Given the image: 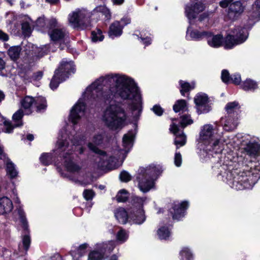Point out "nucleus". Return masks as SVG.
<instances>
[{"instance_id":"1","label":"nucleus","mask_w":260,"mask_h":260,"mask_svg":"<svg viewBox=\"0 0 260 260\" xmlns=\"http://www.w3.org/2000/svg\"><path fill=\"white\" fill-rule=\"evenodd\" d=\"M98 82H92L88 86L85 93L90 95L93 98L104 97L105 102H109L108 106L104 113L103 120L109 128L116 129L122 126L126 119L124 110L115 104V101L111 100L116 94L119 95L123 99H129L133 101L132 108L133 110H142V96L139 89L135 82H112L109 89V94L106 92L101 84Z\"/></svg>"},{"instance_id":"2","label":"nucleus","mask_w":260,"mask_h":260,"mask_svg":"<svg viewBox=\"0 0 260 260\" xmlns=\"http://www.w3.org/2000/svg\"><path fill=\"white\" fill-rule=\"evenodd\" d=\"M200 139L206 145V151L216 154L221 152V140L216 127L211 124L204 125L200 132Z\"/></svg>"},{"instance_id":"3","label":"nucleus","mask_w":260,"mask_h":260,"mask_svg":"<svg viewBox=\"0 0 260 260\" xmlns=\"http://www.w3.org/2000/svg\"><path fill=\"white\" fill-rule=\"evenodd\" d=\"M162 171L159 165L151 164L146 168H141L137 179L139 182L138 186L140 190L144 192H147L154 186V177Z\"/></svg>"},{"instance_id":"4","label":"nucleus","mask_w":260,"mask_h":260,"mask_svg":"<svg viewBox=\"0 0 260 260\" xmlns=\"http://www.w3.org/2000/svg\"><path fill=\"white\" fill-rule=\"evenodd\" d=\"M259 178L260 172L251 166L249 171L244 169L234 178L233 187L237 190L251 188Z\"/></svg>"},{"instance_id":"5","label":"nucleus","mask_w":260,"mask_h":260,"mask_svg":"<svg viewBox=\"0 0 260 260\" xmlns=\"http://www.w3.org/2000/svg\"><path fill=\"white\" fill-rule=\"evenodd\" d=\"M90 150L98 154L99 156L97 160L98 167L102 169H113L116 167L117 158L108 155L105 151L99 149L92 143L88 144Z\"/></svg>"},{"instance_id":"6","label":"nucleus","mask_w":260,"mask_h":260,"mask_svg":"<svg viewBox=\"0 0 260 260\" xmlns=\"http://www.w3.org/2000/svg\"><path fill=\"white\" fill-rule=\"evenodd\" d=\"M248 37V32L246 28L237 26L232 30L230 34L225 38L224 48L231 49L234 46L245 42Z\"/></svg>"},{"instance_id":"7","label":"nucleus","mask_w":260,"mask_h":260,"mask_svg":"<svg viewBox=\"0 0 260 260\" xmlns=\"http://www.w3.org/2000/svg\"><path fill=\"white\" fill-rule=\"evenodd\" d=\"M88 16V11L84 9H77L68 15L70 24L74 28H85Z\"/></svg>"},{"instance_id":"8","label":"nucleus","mask_w":260,"mask_h":260,"mask_svg":"<svg viewBox=\"0 0 260 260\" xmlns=\"http://www.w3.org/2000/svg\"><path fill=\"white\" fill-rule=\"evenodd\" d=\"M21 105L22 107L26 110V114H29L32 112L31 108L34 105L38 112L45 110L47 107V102L43 96H38L34 99L32 96H26L21 101Z\"/></svg>"},{"instance_id":"9","label":"nucleus","mask_w":260,"mask_h":260,"mask_svg":"<svg viewBox=\"0 0 260 260\" xmlns=\"http://www.w3.org/2000/svg\"><path fill=\"white\" fill-rule=\"evenodd\" d=\"M222 8L229 7L228 15L232 20L237 19L244 12V6L240 1L235 0H222L219 3Z\"/></svg>"},{"instance_id":"10","label":"nucleus","mask_w":260,"mask_h":260,"mask_svg":"<svg viewBox=\"0 0 260 260\" xmlns=\"http://www.w3.org/2000/svg\"><path fill=\"white\" fill-rule=\"evenodd\" d=\"M75 70L73 62L62 61L59 69L55 71L53 79L55 81L66 80L69 75L71 73H74Z\"/></svg>"},{"instance_id":"11","label":"nucleus","mask_w":260,"mask_h":260,"mask_svg":"<svg viewBox=\"0 0 260 260\" xmlns=\"http://www.w3.org/2000/svg\"><path fill=\"white\" fill-rule=\"evenodd\" d=\"M194 102L199 114L206 113L211 110V107L208 105V96L204 93L197 94L194 98Z\"/></svg>"},{"instance_id":"12","label":"nucleus","mask_w":260,"mask_h":260,"mask_svg":"<svg viewBox=\"0 0 260 260\" xmlns=\"http://www.w3.org/2000/svg\"><path fill=\"white\" fill-rule=\"evenodd\" d=\"M85 110V103L83 99H79L73 107L70 115V119L74 124H77L80 118L84 114Z\"/></svg>"},{"instance_id":"13","label":"nucleus","mask_w":260,"mask_h":260,"mask_svg":"<svg viewBox=\"0 0 260 260\" xmlns=\"http://www.w3.org/2000/svg\"><path fill=\"white\" fill-rule=\"evenodd\" d=\"M130 21V19L127 18H122L120 21H114L110 26L109 30V36L113 38L121 36L123 27L125 25L129 24Z\"/></svg>"},{"instance_id":"14","label":"nucleus","mask_w":260,"mask_h":260,"mask_svg":"<svg viewBox=\"0 0 260 260\" xmlns=\"http://www.w3.org/2000/svg\"><path fill=\"white\" fill-rule=\"evenodd\" d=\"M23 116V112L22 110L19 109L13 115V119L16 122L13 125L11 122L4 120L3 122L5 127V132L7 133H11L12 132L14 127H18L22 125L23 123L21 119Z\"/></svg>"},{"instance_id":"15","label":"nucleus","mask_w":260,"mask_h":260,"mask_svg":"<svg viewBox=\"0 0 260 260\" xmlns=\"http://www.w3.org/2000/svg\"><path fill=\"white\" fill-rule=\"evenodd\" d=\"M49 36L51 39L54 42H63L62 44H59L60 49H63L65 46H67L66 41L67 40V33L64 30L60 28H56L53 29L49 32Z\"/></svg>"},{"instance_id":"16","label":"nucleus","mask_w":260,"mask_h":260,"mask_svg":"<svg viewBox=\"0 0 260 260\" xmlns=\"http://www.w3.org/2000/svg\"><path fill=\"white\" fill-rule=\"evenodd\" d=\"M190 25L188 27L186 31V38L189 40L199 41L206 37L209 34V32L206 31H200L196 28H193L191 26V22L190 21Z\"/></svg>"},{"instance_id":"17","label":"nucleus","mask_w":260,"mask_h":260,"mask_svg":"<svg viewBox=\"0 0 260 260\" xmlns=\"http://www.w3.org/2000/svg\"><path fill=\"white\" fill-rule=\"evenodd\" d=\"M95 81H134L133 79L124 75L109 74L99 77Z\"/></svg>"},{"instance_id":"18","label":"nucleus","mask_w":260,"mask_h":260,"mask_svg":"<svg viewBox=\"0 0 260 260\" xmlns=\"http://www.w3.org/2000/svg\"><path fill=\"white\" fill-rule=\"evenodd\" d=\"M170 130L176 136V138L174 141V144L176 146L177 149L184 146L186 142V137L183 133L181 134H178L179 127L178 126L173 123L170 126Z\"/></svg>"},{"instance_id":"19","label":"nucleus","mask_w":260,"mask_h":260,"mask_svg":"<svg viewBox=\"0 0 260 260\" xmlns=\"http://www.w3.org/2000/svg\"><path fill=\"white\" fill-rule=\"evenodd\" d=\"M205 9L204 5L201 3H197L192 7L191 5H187L185 8L186 16L190 21L191 19L196 18V15L202 12Z\"/></svg>"},{"instance_id":"20","label":"nucleus","mask_w":260,"mask_h":260,"mask_svg":"<svg viewBox=\"0 0 260 260\" xmlns=\"http://www.w3.org/2000/svg\"><path fill=\"white\" fill-rule=\"evenodd\" d=\"M188 203L187 202L184 201L181 204L174 205L173 207V212L171 211L173 218L174 219L179 220L184 216L185 210L188 208Z\"/></svg>"},{"instance_id":"21","label":"nucleus","mask_w":260,"mask_h":260,"mask_svg":"<svg viewBox=\"0 0 260 260\" xmlns=\"http://www.w3.org/2000/svg\"><path fill=\"white\" fill-rule=\"evenodd\" d=\"M259 150V146L257 143L249 142L244 148L245 156L246 159L249 157L250 158H255L258 155Z\"/></svg>"},{"instance_id":"22","label":"nucleus","mask_w":260,"mask_h":260,"mask_svg":"<svg viewBox=\"0 0 260 260\" xmlns=\"http://www.w3.org/2000/svg\"><path fill=\"white\" fill-rule=\"evenodd\" d=\"M129 217L133 221L134 223L138 224H142L146 219L144 212L142 208H140L136 211L133 209L131 211Z\"/></svg>"},{"instance_id":"23","label":"nucleus","mask_w":260,"mask_h":260,"mask_svg":"<svg viewBox=\"0 0 260 260\" xmlns=\"http://www.w3.org/2000/svg\"><path fill=\"white\" fill-rule=\"evenodd\" d=\"M20 215L21 217V222L22 223L23 228L26 232L25 235H24L22 238V243L24 249L27 251L28 249L30 244V236L27 234V233L28 232V226L26 218L22 215L20 212Z\"/></svg>"},{"instance_id":"24","label":"nucleus","mask_w":260,"mask_h":260,"mask_svg":"<svg viewBox=\"0 0 260 260\" xmlns=\"http://www.w3.org/2000/svg\"><path fill=\"white\" fill-rule=\"evenodd\" d=\"M70 154V153L67 152L65 155L63 156L65 159L64 166L68 171L72 173H78L81 170V167L72 161Z\"/></svg>"},{"instance_id":"25","label":"nucleus","mask_w":260,"mask_h":260,"mask_svg":"<svg viewBox=\"0 0 260 260\" xmlns=\"http://www.w3.org/2000/svg\"><path fill=\"white\" fill-rule=\"evenodd\" d=\"M208 44L211 47L218 48L223 43V37L220 35H212L211 33L206 36Z\"/></svg>"},{"instance_id":"26","label":"nucleus","mask_w":260,"mask_h":260,"mask_svg":"<svg viewBox=\"0 0 260 260\" xmlns=\"http://www.w3.org/2000/svg\"><path fill=\"white\" fill-rule=\"evenodd\" d=\"M13 207L12 202L8 198L4 197L0 199V214L11 212Z\"/></svg>"},{"instance_id":"27","label":"nucleus","mask_w":260,"mask_h":260,"mask_svg":"<svg viewBox=\"0 0 260 260\" xmlns=\"http://www.w3.org/2000/svg\"><path fill=\"white\" fill-rule=\"evenodd\" d=\"M115 216L118 222L125 224L128 219V214L125 210L122 208L117 209L114 212Z\"/></svg>"},{"instance_id":"28","label":"nucleus","mask_w":260,"mask_h":260,"mask_svg":"<svg viewBox=\"0 0 260 260\" xmlns=\"http://www.w3.org/2000/svg\"><path fill=\"white\" fill-rule=\"evenodd\" d=\"M221 79L222 81H239L241 80V76L239 74L230 75L229 72L224 70L221 73Z\"/></svg>"},{"instance_id":"29","label":"nucleus","mask_w":260,"mask_h":260,"mask_svg":"<svg viewBox=\"0 0 260 260\" xmlns=\"http://www.w3.org/2000/svg\"><path fill=\"white\" fill-rule=\"evenodd\" d=\"M173 109L176 113L186 111L187 110L186 101L184 100H177L173 105Z\"/></svg>"},{"instance_id":"30","label":"nucleus","mask_w":260,"mask_h":260,"mask_svg":"<svg viewBox=\"0 0 260 260\" xmlns=\"http://www.w3.org/2000/svg\"><path fill=\"white\" fill-rule=\"evenodd\" d=\"M245 91H253L257 88L256 82H233Z\"/></svg>"},{"instance_id":"31","label":"nucleus","mask_w":260,"mask_h":260,"mask_svg":"<svg viewBox=\"0 0 260 260\" xmlns=\"http://www.w3.org/2000/svg\"><path fill=\"white\" fill-rule=\"evenodd\" d=\"M6 165L7 175L11 178L16 177L18 175V172L15 168V165L10 160H8Z\"/></svg>"},{"instance_id":"32","label":"nucleus","mask_w":260,"mask_h":260,"mask_svg":"<svg viewBox=\"0 0 260 260\" xmlns=\"http://www.w3.org/2000/svg\"><path fill=\"white\" fill-rule=\"evenodd\" d=\"M87 247V244L86 243L83 244L81 245L77 251L71 252V254L73 256V258L74 260H78V258L83 255H84L86 253V249Z\"/></svg>"},{"instance_id":"33","label":"nucleus","mask_w":260,"mask_h":260,"mask_svg":"<svg viewBox=\"0 0 260 260\" xmlns=\"http://www.w3.org/2000/svg\"><path fill=\"white\" fill-rule=\"evenodd\" d=\"M237 118H234L232 119L230 117H228L225 120V123L223 125V128L226 131H232L235 129L238 124L237 121Z\"/></svg>"},{"instance_id":"34","label":"nucleus","mask_w":260,"mask_h":260,"mask_svg":"<svg viewBox=\"0 0 260 260\" xmlns=\"http://www.w3.org/2000/svg\"><path fill=\"white\" fill-rule=\"evenodd\" d=\"M114 243L112 241L103 243L100 247V250L105 256L106 254L110 253L114 248Z\"/></svg>"},{"instance_id":"35","label":"nucleus","mask_w":260,"mask_h":260,"mask_svg":"<svg viewBox=\"0 0 260 260\" xmlns=\"http://www.w3.org/2000/svg\"><path fill=\"white\" fill-rule=\"evenodd\" d=\"M194 86L195 85L193 82H191V83L189 82H181L180 84L181 89H180L181 95L185 96V93L193 89Z\"/></svg>"},{"instance_id":"36","label":"nucleus","mask_w":260,"mask_h":260,"mask_svg":"<svg viewBox=\"0 0 260 260\" xmlns=\"http://www.w3.org/2000/svg\"><path fill=\"white\" fill-rule=\"evenodd\" d=\"M21 48L19 46H13L8 50V55L13 60L17 59L20 55Z\"/></svg>"},{"instance_id":"37","label":"nucleus","mask_w":260,"mask_h":260,"mask_svg":"<svg viewBox=\"0 0 260 260\" xmlns=\"http://www.w3.org/2000/svg\"><path fill=\"white\" fill-rule=\"evenodd\" d=\"M225 110L229 114H234L236 110H239L240 106L238 102L234 101L229 103L225 106Z\"/></svg>"},{"instance_id":"38","label":"nucleus","mask_w":260,"mask_h":260,"mask_svg":"<svg viewBox=\"0 0 260 260\" xmlns=\"http://www.w3.org/2000/svg\"><path fill=\"white\" fill-rule=\"evenodd\" d=\"M118 202H125L128 199V192L125 189L120 190L116 196Z\"/></svg>"},{"instance_id":"39","label":"nucleus","mask_w":260,"mask_h":260,"mask_svg":"<svg viewBox=\"0 0 260 260\" xmlns=\"http://www.w3.org/2000/svg\"><path fill=\"white\" fill-rule=\"evenodd\" d=\"M133 136L132 134H127L123 137V144L125 148H129L132 146Z\"/></svg>"},{"instance_id":"40","label":"nucleus","mask_w":260,"mask_h":260,"mask_svg":"<svg viewBox=\"0 0 260 260\" xmlns=\"http://www.w3.org/2000/svg\"><path fill=\"white\" fill-rule=\"evenodd\" d=\"M104 256V254L101 251H93L89 253L88 260H102Z\"/></svg>"},{"instance_id":"41","label":"nucleus","mask_w":260,"mask_h":260,"mask_svg":"<svg viewBox=\"0 0 260 260\" xmlns=\"http://www.w3.org/2000/svg\"><path fill=\"white\" fill-rule=\"evenodd\" d=\"M157 234L160 239H167L170 235V232L168 229L166 227H162L157 231Z\"/></svg>"},{"instance_id":"42","label":"nucleus","mask_w":260,"mask_h":260,"mask_svg":"<svg viewBox=\"0 0 260 260\" xmlns=\"http://www.w3.org/2000/svg\"><path fill=\"white\" fill-rule=\"evenodd\" d=\"M180 253L181 260H191L192 258V254L187 247L183 248Z\"/></svg>"},{"instance_id":"43","label":"nucleus","mask_w":260,"mask_h":260,"mask_svg":"<svg viewBox=\"0 0 260 260\" xmlns=\"http://www.w3.org/2000/svg\"><path fill=\"white\" fill-rule=\"evenodd\" d=\"M180 124L183 128H184L187 125L191 124L193 123V120L191 119L190 115L184 114L181 117Z\"/></svg>"},{"instance_id":"44","label":"nucleus","mask_w":260,"mask_h":260,"mask_svg":"<svg viewBox=\"0 0 260 260\" xmlns=\"http://www.w3.org/2000/svg\"><path fill=\"white\" fill-rule=\"evenodd\" d=\"M128 238V234L123 229L120 230L116 235L117 240L121 243L124 242Z\"/></svg>"},{"instance_id":"45","label":"nucleus","mask_w":260,"mask_h":260,"mask_svg":"<svg viewBox=\"0 0 260 260\" xmlns=\"http://www.w3.org/2000/svg\"><path fill=\"white\" fill-rule=\"evenodd\" d=\"M40 159L44 165H49L52 161L51 154L49 153H43L41 156Z\"/></svg>"},{"instance_id":"46","label":"nucleus","mask_w":260,"mask_h":260,"mask_svg":"<svg viewBox=\"0 0 260 260\" xmlns=\"http://www.w3.org/2000/svg\"><path fill=\"white\" fill-rule=\"evenodd\" d=\"M92 40L94 42L102 41L104 39V36L102 35V31L100 29H97L96 31L92 32Z\"/></svg>"},{"instance_id":"47","label":"nucleus","mask_w":260,"mask_h":260,"mask_svg":"<svg viewBox=\"0 0 260 260\" xmlns=\"http://www.w3.org/2000/svg\"><path fill=\"white\" fill-rule=\"evenodd\" d=\"M145 200L146 198H140L135 196L133 198L132 202L135 206H139L140 208H142V205H143V203Z\"/></svg>"},{"instance_id":"48","label":"nucleus","mask_w":260,"mask_h":260,"mask_svg":"<svg viewBox=\"0 0 260 260\" xmlns=\"http://www.w3.org/2000/svg\"><path fill=\"white\" fill-rule=\"evenodd\" d=\"M46 25V22L44 17H39L36 22V27L38 28V30L44 28Z\"/></svg>"},{"instance_id":"49","label":"nucleus","mask_w":260,"mask_h":260,"mask_svg":"<svg viewBox=\"0 0 260 260\" xmlns=\"http://www.w3.org/2000/svg\"><path fill=\"white\" fill-rule=\"evenodd\" d=\"M21 28L23 33L25 35H28L31 31V26L27 22H23L21 25Z\"/></svg>"},{"instance_id":"50","label":"nucleus","mask_w":260,"mask_h":260,"mask_svg":"<svg viewBox=\"0 0 260 260\" xmlns=\"http://www.w3.org/2000/svg\"><path fill=\"white\" fill-rule=\"evenodd\" d=\"M120 179L123 182H128L131 180V176L126 171H123L119 175Z\"/></svg>"},{"instance_id":"51","label":"nucleus","mask_w":260,"mask_h":260,"mask_svg":"<svg viewBox=\"0 0 260 260\" xmlns=\"http://www.w3.org/2000/svg\"><path fill=\"white\" fill-rule=\"evenodd\" d=\"M57 145L59 149L65 151L66 148L68 147V143L66 140L59 139L57 141Z\"/></svg>"},{"instance_id":"52","label":"nucleus","mask_w":260,"mask_h":260,"mask_svg":"<svg viewBox=\"0 0 260 260\" xmlns=\"http://www.w3.org/2000/svg\"><path fill=\"white\" fill-rule=\"evenodd\" d=\"M152 111L157 116H161L164 113L163 109L159 105H154L151 109Z\"/></svg>"},{"instance_id":"53","label":"nucleus","mask_w":260,"mask_h":260,"mask_svg":"<svg viewBox=\"0 0 260 260\" xmlns=\"http://www.w3.org/2000/svg\"><path fill=\"white\" fill-rule=\"evenodd\" d=\"M83 197L86 200H91L94 196V193L92 190L85 189L83 192Z\"/></svg>"},{"instance_id":"54","label":"nucleus","mask_w":260,"mask_h":260,"mask_svg":"<svg viewBox=\"0 0 260 260\" xmlns=\"http://www.w3.org/2000/svg\"><path fill=\"white\" fill-rule=\"evenodd\" d=\"M174 163L177 167H180L182 164V156L180 152H176L174 157Z\"/></svg>"},{"instance_id":"55","label":"nucleus","mask_w":260,"mask_h":260,"mask_svg":"<svg viewBox=\"0 0 260 260\" xmlns=\"http://www.w3.org/2000/svg\"><path fill=\"white\" fill-rule=\"evenodd\" d=\"M103 136L101 134L96 135L93 138V142L96 145H100L102 143Z\"/></svg>"},{"instance_id":"56","label":"nucleus","mask_w":260,"mask_h":260,"mask_svg":"<svg viewBox=\"0 0 260 260\" xmlns=\"http://www.w3.org/2000/svg\"><path fill=\"white\" fill-rule=\"evenodd\" d=\"M0 159L4 160L6 164L8 160H10L6 156V154L4 152L2 147H0Z\"/></svg>"},{"instance_id":"57","label":"nucleus","mask_w":260,"mask_h":260,"mask_svg":"<svg viewBox=\"0 0 260 260\" xmlns=\"http://www.w3.org/2000/svg\"><path fill=\"white\" fill-rule=\"evenodd\" d=\"M93 11L94 12H101L103 13L104 12H107V8L104 6H100L96 7Z\"/></svg>"},{"instance_id":"58","label":"nucleus","mask_w":260,"mask_h":260,"mask_svg":"<svg viewBox=\"0 0 260 260\" xmlns=\"http://www.w3.org/2000/svg\"><path fill=\"white\" fill-rule=\"evenodd\" d=\"M43 72L41 71L37 72L35 73L32 77V79L34 80H40L43 77Z\"/></svg>"},{"instance_id":"59","label":"nucleus","mask_w":260,"mask_h":260,"mask_svg":"<svg viewBox=\"0 0 260 260\" xmlns=\"http://www.w3.org/2000/svg\"><path fill=\"white\" fill-rule=\"evenodd\" d=\"M9 36L6 33L0 30V40L3 41H7L9 40Z\"/></svg>"},{"instance_id":"60","label":"nucleus","mask_w":260,"mask_h":260,"mask_svg":"<svg viewBox=\"0 0 260 260\" xmlns=\"http://www.w3.org/2000/svg\"><path fill=\"white\" fill-rule=\"evenodd\" d=\"M143 43L145 44L146 45H148L151 43V39L149 37H146L144 38L142 34H141V37H140Z\"/></svg>"},{"instance_id":"61","label":"nucleus","mask_w":260,"mask_h":260,"mask_svg":"<svg viewBox=\"0 0 260 260\" xmlns=\"http://www.w3.org/2000/svg\"><path fill=\"white\" fill-rule=\"evenodd\" d=\"M254 9L260 15V0H256L254 3Z\"/></svg>"},{"instance_id":"62","label":"nucleus","mask_w":260,"mask_h":260,"mask_svg":"<svg viewBox=\"0 0 260 260\" xmlns=\"http://www.w3.org/2000/svg\"><path fill=\"white\" fill-rule=\"evenodd\" d=\"M48 25L50 27H55L57 25V21L54 18H51L48 22Z\"/></svg>"},{"instance_id":"63","label":"nucleus","mask_w":260,"mask_h":260,"mask_svg":"<svg viewBox=\"0 0 260 260\" xmlns=\"http://www.w3.org/2000/svg\"><path fill=\"white\" fill-rule=\"evenodd\" d=\"M30 47L32 48V49L31 50H29L28 52L26 53L28 55H34V54H36V51H35V49H37V47H35L33 45L31 44H29L28 45L26 46V47L28 48H30Z\"/></svg>"},{"instance_id":"64","label":"nucleus","mask_w":260,"mask_h":260,"mask_svg":"<svg viewBox=\"0 0 260 260\" xmlns=\"http://www.w3.org/2000/svg\"><path fill=\"white\" fill-rule=\"evenodd\" d=\"M59 82H50V87L52 90H55L59 86Z\"/></svg>"}]
</instances>
